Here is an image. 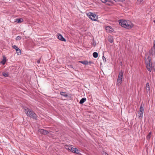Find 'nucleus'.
I'll list each match as a JSON object with an SVG mask.
<instances>
[{
	"mask_svg": "<svg viewBox=\"0 0 155 155\" xmlns=\"http://www.w3.org/2000/svg\"><path fill=\"white\" fill-rule=\"evenodd\" d=\"M145 57L147 58V59L146 60L147 68L149 71H151L152 69V66L150 62V56L147 55H146Z\"/></svg>",
	"mask_w": 155,
	"mask_h": 155,
	"instance_id": "obj_3",
	"label": "nucleus"
},
{
	"mask_svg": "<svg viewBox=\"0 0 155 155\" xmlns=\"http://www.w3.org/2000/svg\"><path fill=\"white\" fill-rule=\"evenodd\" d=\"M23 21V20L21 18L19 19L16 18L15 19V21L17 22L18 23H20L21 22Z\"/></svg>",
	"mask_w": 155,
	"mask_h": 155,
	"instance_id": "obj_15",
	"label": "nucleus"
},
{
	"mask_svg": "<svg viewBox=\"0 0 155 155\" xmlns=\"http://www.w3.org/2000/svg\"><path fill=\"white\" fill-rule=\"evenodd\" d=\"M74 153H75L77 154H79V150L78 149L74 148V150H73V152Z\"/></svg>",
	"mask_w": 155,
	"mask_h": 155,
	"instance_id": "obj_20",
	"label": "nucleus"
},
{
	"mask_svg": "<svg viewBox=\"0 0 155 155\" xmlns=\"http://www.w3.org/2000/svg\"><path fill=\"white\" fill-rule=\"evenodd\" d=\"M154 23H155V20L154 21Z\"/></svg>",
	"mask_w": 155,
	"mask_h": 155,
	"instance_id": "obj_34",
	"label": "nucleus"
},
{
	"mask_svg": "<svg viewBox=\"0 0 155 155\" xmlns=\"http://www.w3.org/2000/svg\"><path fill=\"white\" fill-rule=\"evenodd\" d=\"M125 0H114L115 2H122L124 1Z\"/></svg>",
	"mask_w": 155,
	"mask_h": 155,
	"instance_id": "obj_26",
	"label": "nucleus"
},
{
	"mask_svg": "<svg viewBox=\"0 0 155 155\" xmlns=\"http://www.w3.org/2000/svg\"><path fill=\"white\" fill-rule=\"evenodd\" d=\"M74 148L71 146L68 147V148H66V149H68L69 151H71L73 153V150H74Z\"/></svg>",
	"mask_w": 155,
	"mask_h": 155,
	"instance_id": "obj_13",
	"label": "nucleus"
},
{
	"mask_svg": "<svg viewBox=\"0 0 155 155\" xmlns=\"http://www.w3.org/2000/svg\"><path fill=\"white\" fill-rule=\"evenodd\" d=\"M40 60H41V58L39 59L38 61H37V63H40Z\"/></svg>",
	"mask_w": 155,
	"mask_h": 155,
	"instance_id": "obj_29",
	"label": "nucleus"
},
{
	"mask_svg": "<svg viewBox=\"0 0 155 155\" xmlns=\"http://www.w3.org/2000/svg\"><path fill=\"white\" fill-rule=\"evenodd\" d=\"M24 110L25 114L28 116L35 120L36 119L37 116L33 110L27 108H25Z\"/></svg>",
	"mask_w": 155,
	"mask_h": 155,
	"instance_id": "obj_2",
	"label": "nucleus"
},
{
	"mask_svg": "<svg viewBox=\"0 0 155 155\" xmlns=\"http://www.w3.org/2000/svg\"><path fill=\"white\" fill-rule=\"evenodd\" d=\"M38 131L40 133L44 135L47 134L48 133V131L42 129H39Z\"/></svg>",
	"mask_w": 155,
	"mask_h": 155,
	"instance_id": "obj_10",
	"label": "nucleus"
},
{
	"mask_svg": "<svg viewBox=\"0 0 155 155\" xmlns=\"http://www.w3.org/2000/svg\"><path fill=\"white\" fill-rule=\"evenodd\" d=\"M16 53L18 55H20L21 54V51L20 49L18 48L16 51Z\"/></svg>",
	"mask_w": 155,
	"mask_h": 155,
	"instance_id": "obj_21",
	"label": "nucleus"
},
{
	"mask_svg": "<svg viewBox=\"0 0 155 155\" xmlns=\"http://www.w3.org/2000/svg\"><path fill=\"white\" fill-rule=\"evenodd\" d=\"M150 55H154L155 54V46H153L151 50L149 51Z\"/></svg>",
	"mask_w": 155,
	"mask_h": 155,
	"instance_id": "obj_11",
	"label": "nucleus"
},
{
	"mask_svg": "<svg viewBox=\"0 0 155 155\" xmlns=\"http://www.w3.org/2000/svg\"><path fill=\"white\" fill-rule=\"evenodd\" d=\"M6 62V58L4 57L2 60L1 62V63L3 64H4Z\"/></svg>",
	"mask_w": 155,
	"mask_h": 155,
	"instance_id": "obj_18",
	"label": "nucleus"
},
{
	"mask_svg": "<svg viewBox=\"0 0 155 155\" xmlns=\"http://www.w3.org/2000/svg\"><path fill=\"white\" fill-rule=\"evenodd\" d=\"M109 41L110 43H112L113 41V40H109Z\"/></svg>",
	"mask_w": 155,
	"mask_h": 155,
	"instance_id": "obj_30",
	"label": "nucleus"
},
{
	"mask_svg": "<svg viewBox=\"0 0 155 155\" xmlns=\"http://www.w3.org/2000/svg\"><path fill=\"white\" fill-rule=\"evenodd\" d=\"M57 36L58 38L60 40L64 41H66V40L63 38V37L61 34H58Z\"/></svg>",
	"mask_w": 155,
	"mask_h": 155,
	"instance_id": "obj_9",
	"label": "nucleus"
},
{
	"mask_svg": "<svg viewBox=\"0 0 155 155\" xmlns=\"http://www.w3.org/2000/svg\"><path fill=\"white\" fill-rule=\"evenodd\" d=\"M12 48L13 49H15L16 50V51L19 48L18 47L15 45H13L12 46Z\"/></svg>",
	"mask_w": 155,
	"mask_h": 155,
	"instance_id": "obj_23",
	"label": "nucleus"
},
{
	"mask_svg": "<svg viewBox=\"0 0 155 155\" xmlns=\"http://www.w3.org/2000/svg\"><path fill=\"white\" fill-rule=\"evenodd\" d=\"M145 89L146 91L147 92V93L150 90V87L149 84L148 83H147L146 84Z\"/></svg>",
	"mask_w": 155,
	"mask_h": 155,
	"instance_id": "obj_12",
	"label": "nucleus"
},
{
	"mask_svg": "<svg viewBox=\"0 0 155 155\" xmlns=\"http://www.w3.org/2000/svg\"><path fill=\"white\" fill-rule=\"evenodd\" d=\"M16 39L17 40H20L21 39V37L19 36H17Z\"/></svg>",
	"mask_w": 155,
	"mask_h": 155,
	"instance_id": "obj_27",
	"label": "nucleus"
},
{
	"mask_svg": "<svg viewBox=\"0 0 155 155\" xmlns=\"http://www.w3.org/2000/svg\"><path fill=\"white\" fill-rule=\"evenodd\" d=\"M143 0H138L137 2V4H140Z\"/></svg>",
	"mask_w": 155,
	"mask_h": 155,
	"instance_id": "obj_25",
	"label": "nucleus"
},
{
	"mask_svg": "<svg viewBox=\"0 0 155 155\" xmlns=\"http://www.w3.org/2000/svg\"><path fill=\"white\" fill-rule=\"evenodd\" d=\"M69 66H70V67H70L73 68V66L72 65H69Z\"/></svg>",
	"mask_w": 155,
	"mask_h": 155,
	"instance_id": "obj_31",
	"label": "nucleus"
},
{
	"mask_svg": "<svg viewBox=\"0 0 155 155\" xmlns=\"http://www.w3.org/2000/svg\"><path fill=\"white\" fill-rule=\"evenodd\" d=\"M102 59L104 61H106V58L104 56H103L102 57Z\"/></svg>",
	"mask_w": 155,
	"mask_h": 155,
	"instance_id": "obj_28",
	"label": "nucleus"
},
{
	"mask_svg": "<svg viewBox=\"0 0 155 155\" xmlns=\"http://www.w3.org/2000/svg\"><path fill=\"white\" fill-rule=\"evenodd\" d=\"M3 75L5 76V77H8V74L7 73H3Z\"/></svg>",
	"mask_w": 155,
	"mask_h": 155,
	"instance_id": "obj_24",
	"label": "nucleus"
},
{
	"mask_svg": "<svg viewBox=\"0 0 155 155\" xmlns=\"http://www.w3.org/2000/svg\"><path fill=\"white\" fill-rule=\"evenodd\" d=\"M79 62L85 65H87L88 64V62L87 61H79Z\"/></svg>",
	"mask_w": 155,
	"mask_h": 155,
	"instance_id": "obj_16",
	"label": "nucleus"
},
{
	"mask_svg": "<svg viewBox=\"0 0 155 155\" xmlns=\"http://www.w3.org/2000/svg\"><path fill=\"white\" fill-rule=\"evenodd\" d=\"M93 56L95 58H97L98 57V53L96 52H94L93 54Z\"/></svg>",
	"mask_w": 155,
	"mask_h": 155,
	"instance_id": "obj_22",
	"label": "nucleus"
},
{
	"mask_svg": "<svg viewBox=\"0 0 155 155\" xmlns=\"http://www.w3.org/2000/svg\"><path fill=\"white\" fill-rule=\"evenodd\" d=\"M123 74L124 72L122 71H121L119 73L117 80V84L118 86H119L121 83Z\"/></svg>",
	"mask_w": 155,
	"mask_h": 155,
	"instance_id": "obj_4",
	"label": "nucleus"
},
{
	"mask_svg": "<svg viewBox=\"0 0 155 155\" xmlns=\"http://www.w3.org/2000/svg\"><path fill=\"white\" fill-rule=\"evenodd\" d=\"M104 155H108L107 153H105Z\"/></svg>",
	"mask_w": 155,
	"mask_h": 155,
	"instance_id": "obj_33",
	"label": "nucleus"
},
{
	"mask_svg": "<svg viewBox=\"0 0 155 155\" xmlns=\"http://www.w3.org/2000/svg\"><path fill=\"white\" fill-rule=\"evenodd\" d=\"M151 134H152V133L151 132H149L148 134V135L147 136V137H146V138L147 139V140H150V136L151 135Z\"/></svg>",
	"mask_w": 155,
	"mask_h": 155,
	"instance_id": "obj_19",
	"label": "nucleus"
},
{
	"mask_svg": "<svg viewBox=\"0 0 155 155\" xmlns=\"http://www.w3.org/2000/svg\"><path fill=\"white\" fill-rule=\"evenodd\" d=\"M60 94L61 95L65 97H67L68 96V94L66 92H60Z\"/></svg>",
	"mask_w": 155,
	"mask_h": 155,
	"instance_id": "obj_14",
	"label": "nucleus"
},
{
	"mask_svg": "<svg viewBox=\"0 0 155 155\" xmlns=\"http://www.w3.org/2000/svg\"><path fill=\"white\" fill-rule=\"evenodd\" d=\"M87 15L89 18L92 20L96 21L98 19L97 16L93 13L90 12Z\"/></svg>",
	"mask_w": 155,
	"mask_h": 155,
	"instance_id": "obj_5",
	"label": "nucleus"
},
{
	"mask_svg": "<svg viewBox=\"0 0 155 155\" xmlns=\"http://www.w3.org/2000/svg\"><path fill=\"white\" fill-rule=\"evenodd\" d=\"M119 24L122 27L129 29H130L133 26V25L129 20H120L119 22Z\"/></svg>",
	"mask_w": 155,
	"mask_h": 155,
	"instance_id": "obj_1",
	"label": "nucleus"
},
{
	"mask_svg": "<svg viewBox=\"0 0 155 155\" xmlns=\"http://www.w3.org/2000/svg\"><path fill=\"white\" fill-rule=\"evenodd\" d=\"M144 111V109L143 107L142 106V104L140 106V110L138 112V116L139 117V119H142L143 116V114Z\"/></svg>",
	"mask_w": 155,
	"mask_h": 155,
	"instance_id": "obj_6",
	"label": "nucleus"
},
{
	"mask_svg": "<svg viewBox=\"0 0 155 155\" xmlns=\"http://www.w3.org/2000/svg\"><path fill=\"white\" fill-rule=\"evenodd\" d=\"M86 101V98H83L80 100L79 103L81 104H83Z\"/></svg>",
	"mask_w": 155,
	"mask_h": 155,
	"instance_id": "obj_17",
	"label": "nucleus"
},
{
	"mask_svg": "<svg viewBox=\"0 0 155 155\" xmlns=\"http://www.w3.org/2000/svg\"><path fill=\"white\" fill-rule=\"evenodd\" d=\"M154 46H155V41H154Z\"/></svg>",
	"mask_w": 155,
	"mask_h": 155,
	"instance_id": "obj_32",
	"label": "nucleus"
},
{
	"mask_svg": "<svg viewBox=\"0 0 155 155\" xmlns=\"http://www.w3.org/2000/svg\"><path fill=\"white\" fill-rule=\"evenodd\" d=\"M101 2L104 3H106V4L110 5L113 4V1L110 0H101Z\"/></svg>",
	"mask_w": 155,
	"mask_h": 155,
	"instance_id": "obj_7",
	"label": "nucleus"
},
{
	"mask_svg": "<svg viewBox=\"0 0 155 155\" xmlns=\"http://www.w3.org/2000/svg\"><path fill=\"white\" fill-rule=\"evenodd\" d=\"M105 29L107 32H111L113 31V29L110 27L108 26H105Z\"/></svg>",
	"mask_w": 155,
	"mask_h": 155,
	"instance_id": "obj_8",
	"label": "nucleus"
}]
</instances>
